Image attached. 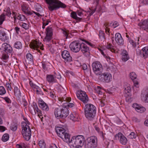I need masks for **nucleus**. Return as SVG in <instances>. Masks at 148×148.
I'll use <instances>...</instances> for the list:
<instances>
[{
	"instance_id": "1",
	"label": "nucleus",
	"mask_w": 148,
	"mask_h": 148,
	"mask_svg": "<svg viewBox=\"0 0 148 148\" xmlns=\"http://www.w3.org/2000/svg\"><path fill=\"white\" fill-rule=\"evenodd\" d=\"M84 108L86 117L89 120H93L95 119L96 113L95 107L91 104L88 103L85 105Z\"/></svg>"
},
{
	"instance_id": "2",
	"label": "nucleus",
	"mask_w": 148,
	"mask_h": 148,
	"mask_svg": "<svg viewBox=\"0 0 148 148\" xmlns=\"http://www.w3.org/2000/svg\"><path fill=\"white\" fill-rule=\"evenodd\" d=\"M54 112L55 117L58 119L65 118L69 114L68 110L64 106L56 108Z\"/></svg>"
},
{
	"instance_id": "3",
	"label": "nucleus",
	"mask_w": 148,
	"mask_h": 148,
	"mask_svg": "<svg viewBox=\"0 0 148 148\" xmlns=\"http://www.w3.org/2000/svg\"><path fill=\"white\" fill-rule=\"evenodd\" d=\"M47 3L49 4L48 8L49 10L52 11L56 10L60 8H65L66 5L58 0H45Z\"/></svg>"
},
{
	"instance_id": "4",
	"label": "nucleus",
	"mask_w": 148,
	"mask_h": 148,
	"mask_svg": "<svg viewBox=\"0 0 148 148\" xmlns=\"http://www.w3.org/2000/svg\"><path fill=\"white\" fill-rule=\"evenodd\" d=\"M85 141V138L83 136L79 135L77 136H73L71 139H70V142L69 143H72L73 146L77 148L79 147H82L84 145Z\"/></svg>"
},
{
	"instance_id": "5",
	"label": "nucleus",
	"mask_w": 148,
	"mask_h": 148,
	"mask_svg": "<svg viewBox=\"0 0 148 148\" xmlns=\"http://www.w3.org/2000/svg\"><path fill=\"white\" fill-rule=\"evenodd\" d=\"M56 132L58 135L64 141L67 143L70 142V135L66 132V131L63 128L58 127L56 129Z\"/></svg>"
},
{
	"instance_id": "6",
	"label": "nucleus",
	"mask_w": 148,
	"mask_h": 148,
	"mask_svg": "<svg viewBox=\"0 0 148 148\" xmlns=\"http://www.w3.org/2000/svg\"><path fill=\"white\" fill-rule=\"evenodd\" d=\"M22 134L25 140H29L31 136V131L29 126L26 124L25 126L22 125Z\"/></svg>"
},
{
	"instance_id": "7",
	"label": "nucleus",
	"mask_w": 148,
	"mask_h": 148,
	"mask_svg": "<svg viewBox=\"0 0 148 148\" xmlns=\"http://www.w3.org/2000/svg\"><path fill=\"white\" fill-rule=\"evenodd\" d=\"M96 137L94 136L88 137L87 139L85 145V148H94L96 147L97 143Z\"/></svg>"
},
{
	"instance_id": "8",
	"label": "nucleus",
	"mask_w": 148,
	"mask_h": 148,
	"mask_svg": "<svg viewBox=\"0 0 148 148\" xmlns=\"http://www.w3.org/2000/svg\"><path fill=\"white\" fill-rule=\"evenodd\" d=\"M92 66L93 71L96 75H99L102 72V66L99 62H94L92 64Z\"/></svg>"
},
{
	"instance_id": "9",
	"label": "nucleus",
	"mask_w": 148,
	"mask_h": 148,
	"mask_svg": "<svg viewBox=\"0 0 148 148\" xmlns=\"http://www.w3.org/2000/svg\"><path fill=\"white\" fill-rule=\"evenodd\" d=\"M99 75V79L101 82L108 83L111 80L112 75L109 73H102Z\"/></svg>"
},
{
	"instance_id": "10",
	"label": "nucleus",
	"mask_w": 148,
	"mask_h": 148,
	"mask_svg": "<svg viewBox=\"0 0 148 148\" xmlns=\"http://www.w3.org/2000/svg\"><path fill=\"white\" fill-rule=\"evenodd\" d=\"M77 98L84 103H87L89 101L88 97L86 92L82 90L78 91L76 93Z\"/></svg>"
},
{
	"instance_id": "11",
	"label": "nucleus",
	"mask_w": 148,
	"mask_h": 148,
	"mask_svg": "<svg viewBox=\"0 0 148 148\" xmlns=\"http://www.w3.org/2000/svg\"><path fill=\"white\" fill-rule=\"evenodd\" d=\"M69 47L72 51L77 52L80 50L81 43L77 41L73 42L70 44Z\"/></svg>"
},
{
	"instance_id": "12",
	"label": "nucleus",
	"mask_w": 148,
	"mask_h": 148,
	"mask_svg": "<svg viewBox=\"0 0 148 148\" xmlns=\"http://www.w3.org/2000/svg\"><path fill=\"white\" fill-rule=\"evenodd\" d=\"M2 49L6 54L10 55L13 53V49L10 45L6 43H3L2 45Z\"/></svg>"
},
{
	"instance_id": "13",
	"label": "nucleus",
	"mask_w": 148,
	"mask_h": 148,
	"mask_svg": "<svg viewBox=\"0 0 148 148\" xmlns=\"http://www.w3.org/2000/svg\"><path fill=\"white\" fill-rule=\"evenodd\" d=\"M46 36L44 39V40L49 42L51 40L53 35V29L51 27H48L46 29Z\"/></svg>"
},
{
	"instance_id": "14",
	"label": "nucleus",
	"mask_w": 148,
	"mask_h": 148,
	"mask_svg": "<svg viewBox=\"0 0 148 148\" xmlns=\"http://www.w3.org/2000/svg\"><path fill=\"white\" fill-rule=\"evenodd\" d=\"M116 139H118L121 144L125 145L127 143V138L121 133H119L115 136Z\"/></svg>"
},
{
	"instance_id": "15",
	"label": "nucleus",
	"mask_w": 148,
	"mask_h": 148,
	"mask_svg": "<svg viewBox=\"0 0 148 148\" xmlns=\"http://www.w3.org/2000/svg\"><path fill=\"white\" fill-rule=\"evenodd\" d=\"M80 49L86 57L89 56L90 52L89 47L84 43H81Z\"/></svg>"
},
{
	"instance_id": "16",
	"label": "nucleus",
	"mask_w": 148,
	"mask_h": 148,
	"mask_svg": "<svg viewBox=\"0 0 148 148\" xmlns=\"http://www.w3.org/2000/svg\"><path fill=\"white\" fill-rule=\"evenodd\" d=\"M62 56L64 61L70 62L72 61V58L70 55L69 52L67 51H63L62 53Z\"/></svg>"
},
{
	"instance_id": "17",
	"label": "nucleus",
	"mask_w": 148,
	"mask_h": 148,
	"mask_svg": "<svg viewBox=\"0 0 148 148\" xmlns=\"http://www.w3.org/2000/svg\"><path fill=\"white\" fill-rule=\"evenodd\" d=\"M42 44L37 41L34 40L31 42L29 46L31 48L34 50H38V52H40V51L38 49L39 47H40Z\"/></svg>"
},
{
	"instance_id": "18",
	"label": "nucleus",
	"mask_w": 148,
	"mask_h": 148,
	"mask_svg": "<svg viewBox=\"0 0 148 148\" xmlns=\"http://www.w3.org/2000/svg\"><path fill=\"white\" fill-rule=\"evenodd\" d=\"M115 40L117 43L119 45H123L124 44V40L121 34L119 33L115 34Z\"/></svg>"
},
{
	"instance_id": "19",
	"label": "nucleus",
	"mask_w": 148,
	"mask_h": 148,
	"mask_svg": "<svg viewBox=\"0 0 148 148\" xmlns=\"http://www.w3.org/2000/svg\"><path fill=\"white\" fill-rule=\"evenodd\" d=\"M137 53L143 56L144 58L148 57V47H145L142 49V50L137 51Z\"/></svg>"
},
{
	"instance_id": "20",
	"label": "nucleus",
	"mask_w": 148,
	"mask_h": 148,
	"mask_svg": "<svg viewBox=\"0 0 148 148\" xmlns=\"http://www.w3.org/2000/svg\"><path fill=\"white\" fill-rule=\"evenodd\" d=\"M38 103L39 105V107L41 108L43 110L46 111H48L49 110V108L46 103L44 101L40 98L38 99Z\"/></svg>"
},
{
	"instance_id": "21",
	"label": "nucleus",
	"mask_w": 148,
	"mask_h": 148,
	"mask_svg": "<svg viewBox=\"0 0 148 148\" xmlns=\"http://www.w3.org/2000/svg\"><path fill=\"white\" fill-rule=\"evenodd\" d=\"M138 25L141 28L145 30L146 29H148V20H145L143 21H141L138 24Z\"/></svg>"
},
{
	"instance_id": "22",
	"label": "nucleus",
	"mask_w": 148,
	"mask_h": 148,
	"mask_svg": "<svg viewBox=\"0 0 148 148\" xmlns=\"http://www.w3.org/2000/svg\"><path fill=\"white\" fill-rule=\"evenodd\" d=\"M9 38L5 32L3 30H0V39L2 41L5 42Z\"/></svg>"
},
{
	"instance_id": "23",
	"label": "nucleus",
	"mask_w": 148,
	"mask_h": 148,
	"mask_svg": "<svg viewBox=\"0 0 148 148\" xmlns=\"http://www.w3.org/2000/svg\"><path fill=\"white\" fill-rule=\"evenodd\" d=\"M21 7L22 11L25 14L28 15H31L32 14V13L29 10L27 5L23 4L21 5Z\"/></svg>"
},
{
	"instance_id": "24",
	"label": "nucleus",
	"mask_w": 148,
	"mask_h": 148,
	"mask_svg": "<svg viewBox=\"0 0 148 148\" xmlns=\"http://www.w3.org/2000/svg\"><path fill=\"white\" fill-rule=\"evenodd\" d=\"M66 101H64L65 102L63 103L64 104V105H63V106H64V107H66L67 108H72L74 106V104L73 103H68L67 102H69L71 101V98H66Z\"/></svg>"
},
{
	"instance_id": "25",
	"label": "nucleus",
	"mask_w": 148,
	"mask_h": 148,
	"mask_svg": "<svg viewBox=\"0 0 148 148\" xmlns=\"http://www.w3.org/2000/svg\"><path fill=\"white\" fill-rule=\"evenodd\" d=\"M134 106L136 110L138 112L142 113L145 110V108L139 105L137 103L134 104Z\"/></svg>"
},
{
	"instance_id": "26",
	"label": "nucleus",
	"mask_w": 148,
	"mask_h": 148,
	"mask_svg": "<svg viewBox=\"0 0 148 148\" xmlns=\"http://www.w3.org/2000/svg\"><path fill=\"white\" fill-rule=\"evenodd\" d=\"M141 97L143 100L148 102V89L142 91Z\"/></svg>"
},
{
	"instance_id": "27",
	"label": "nucleus",
	"mask_w": 148,
	"mask_h": 148,
	"mask_svg": "<svg viewBox=\"0 0 148 148\" xmlns=\"http://www.w3.org/2000/svg\"><path fill=\"white\" fill-rule=\"evenodd\" d=\"M122 53V60L123 61L126 62L129 59L128 53L126 50H123Z\"/></svg>"
},
{
	"instance_id": "28",
	"label": "nucleus",
	"mask_w": 148,
	"mask_h": 148,
	"mask_svg": "<svg viewBox=\"0 0 148 148\" xmlns=\"http://www.w3.org/2000/svg\"><path fill=\"white\" fill-rule=\"evenodd\" d=\"M26 57L27 60L26 61L29 64H32L33 63V58L32 55L29 53H27L26 55Z\"/></svg>"
},
{
	"instance_id": "29",
	"label": "nucleus",
	"mask_w": 148,
	"mask_h": 148,
	"mask_svg": "<svg viewBox=\"0 0 148 148\" xmlns=\"http://www.w3.org/2000/svg\"><path fill=\"white\" fill-rule=\"evenodd\" d=\"M46 79L47 81L50 83L56 82V79H55L53 75H47L46 77Z\"/></svg>"
},
{
	"instance_id": "30",
	"label": "nucleus",
	"mask_w": 148,
	"mask_h": 148,
	"mask_svg": "<svg viewBox=\"0 0 148 148\" xmlns=\"http://www.w3.org/2000/svg\"><path fill=\"white\" fill-rule=\"evenodd\" d=\"M71 17L76 20L77 22H78L83 20L82 18H81L78 17L77 16V13L74 12H71Z\"/></svg>"
},
{
	"instance_id": "31",
	"label": "nucleus",
	"mask_w": 148,
	"mask_h": 148,
	"mask_svg": "<svg viewBox=\"0 0 148 148\" xmlns=\"http://www.w3.org/2000/svg\"><path fill=\"white\" fill-rule=\"evenodd\" d=\"M14 47L18 49H21L22 47L21 43L20 41H17L16 42L14 45Z\"/></svg>"
},
{
	"instance_id": "32",
	"label": "nucleus",
	"mask_w": 148,
	"mask_h": 148,
	"mask_svg": "<svg viewBox=\"0 0 148 148\" xmlns=\"http://www.w3.org/2000/svg\"><path fill=\"white\" fill-rule=\"evenodd\" d=\"M14 92L15 96L18 97H21V93L20 90L17 87H14Z\"/></svg>"
},
{
	"instance_id": "33",
	"label": "nucleus",
	"mask_w": 148,
	"mask_h": 148,
	"mask_svg": "<svg viewBox=\"0 0 148 148\" xmlns=\"http://www.w3.org/2000/svg\"><path fill=\"white\" fill-rule=\"evenodd\" d=\"M9 138V135L7 133L4 134L2 136V140L4 142H5L7 141Z\"/></svg>"
},
{
	"instance_id": "34",
	"label": "nucleus",
	"mask_w": 148,
	"mask_h": 148,
	"mask_svg": "<svg viewBox=\"0 0 148 148\" xmlns=\"http://www.w3.org/2000/svg\"><path fill=\"white\" fill-rule=\"evenodd\" d=\"M99 36L100 38L102 40H104L105 39V34L103 31L100 30L99 32Z\"/></svg>"
},
{
	"instance_id": "35",
	"label": "nucleus",
	"mask_w": 148,
	"mask_h": 148,
	"mask_svg": "<svg viewBox=\"0 0 148 148\" xmlns=\"http://www.w3.org/2000/svg\"><path fill=\"white\" fill-rule=\"evenodd\" d=\"M129 75L130 77L132 80H134L136 78V75L134 72H132L130 73Z\"/></svg>"
},
{
	"instance_id": "36",
	"label": "nucleus",
	"mask_w": 148,
	"mask_h": 148,
	"mask_svg": "<svg viewBox=\"0 0 148 148\" xmlns=\"http://www.w3.org/2000/svg\"><path fill=\"white\" fill-rule=\"evenodd\" d=\"M39 146L41 148H45L46 144L43 140H40L39 142Z\"/></svg>"
},
{
	"instance_id": "37",
	"label": "nucleus",
	"mask_w": 148,
	"mask_h": 148,
	"mask_svg": "<svg viewBox=\"0 0 148 148\" xmlns=\"http://www.w3.org/2000/svg\"><path fill=\"white\" fill-rule=\"evenodd\" d=\"M106 47L107 49L110 50L112 52H114L115 50L114 48V47L110 44L108 45Z\"/></svg>"
},
{
	"instance_id": "38",
	"label": "nucleus",
	"mask_w": 148,
	"mask_h": 148,
	"mask_svg": "<svg viewBox=\"0 0 148 148\" xmlns=\"http://www.w3.org/2000/svg\"><path fill=\"white\" fill-rule=\"evenodd\" d=\"M137 136V135L134 132H132L128 136L129 138L131 139L135 138Z\"/></svg>"
},
{
	"instance_id": "39",
	"label": "nucleus",
	"mask_w": 148,
	"mask_h": 148,
	"mask_svg": "<svg viewBox=\"0 0 148 148\" xmlns=\"http://www.w3.org/2000/svg\"><path fill=\"white\" fill-rule=\"evenodd\" d=\"M5 15L4 14H2L0 16V25L2 24L3 21L5 20Z\"/></svg>"
},
{
	"instance_id": "40",
	"label": "nucleus",
	"mask_w": 148,
	"mask_h": 148,
	"mask_svg": "<svg viewBox=\"0 0 148 148\" xmlns=\"http://www.w3.org/2000/svg\"><path fill=\"white\" fill-rule=\"evenodd\" d=\"M6 93V91L4 87L3 86H0V95H2Z\"/></svg>"
},
{
	"instance_id": "41",
	"label": "nucleus",
	"mask_w": 148,
	"mask_h": 148,
	"mask_svg": "<svg viewBox=\"0 0 148 148\" xmlns=\"http://www.w3.org/2000/svg\"><path fill=\"white\" fill-rule=\"evenodd\" d=\"M17 18L21 21H23L25 18V16L23 15H19L17 17Z\"/></svg>"
},
{
	"instance_id": "42",
	"label": "nucleus",
	"mask_w": 148,
	"mask_h": 148,
	"mask_svg": "<svg viewBox=\"0 0 148 148\" xmlns=\"http://www.w3.org/2000/svg\"><path fill=\"white\" fill-rule=\"evenodd\" d=\"M101 88L100 86H98L95 88V91L99 95H102V92L100 90Z\"/></svg>"
},
{
	"instance_id": "43",
	"label": "nucleus",
	"mask_w": 148,
	"mask_h": 148,
	"mask_svg": "<svg viewBox=\"0 0 148 148\" xmlns=\"http://www.w3.org/2000/svg\"><path fill=\"white\" fill-rule=\"evenodd\" d=\"M104 26H105V32L107 34V32L109 34L110 33V29L108 27V25L106 24H104Z\"/></svg>"
},
{
	"instance_id": "44",
	"label": "nucleus",
	"mask_w": 148,
	"mask_h": 148,
	"mask_svg": "<svg viewBox=\"0 0 148 148\" xmlns=\"http://www.w3.org/2000/svg\"><path fill=\"white\" fill-rule=\"evenodd\" d=\"M10 128L11 130L13 131H16L17 129V126L16 124H15L14 125H12L10 127Z\"/></svg>"
},
{
	"instance_id": "45",
	"label": "nucleus",
	"mask_w": 148,
	"mask_h": 148,
	"mask_svg": "<svg viewBox=\"0 0 148 148\" xmlns=\"http://www.w3.org/2000/svg\"><path fill=\"white\" fill-rule=\"evenodd\" d=\"M33 106L35 109V111L36 110L37 112L41 113V111L38 108L36 104V103H33Z\"/></svg>"
},
{
	"instance_id": "46",
	"label": "nucleus",
	"mask_w": 148,
	"mask_h": 148,
	"mask_svg": "<svg viewBox=\"0 0 148 148\" xmlns=\"http://www.w3.org/2000/svg\"><path fill=\"white\" fill-rule=\"evenodd\" d=\"M21 26L25 29H27L29 28V25L26 23H23L21 25Z\"/></svg>"
},
{
	"instance_id": "47",
	"label": "nucleus",
	"mask_w": 148,
	"mask_h": 148,
	"mask_svg": "<svg viewBox=\"0 0 148 148\" xmlns=\"http://www.w3.org/2000/svg\"><path fill=\"white\" fill-rule=\"evenodd\" d=\"M129 41L130 43L132 45L133 47H135L136 46V43L134 42V41L130 38H129Z\"/></svg>"
},
{
	"instance_id": "48",
	"label": "nucleus",
	"mask_w": 148,
	"mask_h": 148,
	"mask_svg": "<svg viewBox=\"0 0 148 148\" xmlns=\"http://www.w3.org/2000/svg\"><path fill=\"white\" fill-rule=\"evenodd\" d=\"M96 9V8L93 9H91L89 8L90 11H89L88 12L89 13V14L91 16L95 12Z\"/></svg>"
},
{
	"instance_id": "49",
	"label": "nucleus",
	"mask_w": 148,
	"mask_h": 148,
	"mask_svg": "<svg viewBox=\"0 0 148 148\" xmlns=\"http://www.w3.org/2000/svg\"><path fill=\"white\" fill-rule=\"evenodd\" d=\"M69 117L70 119L72 121H75L76 119L75 116L72 114H71Z\"/></svg>"
},
{
	"instance_id": "50",
	"label": "nucleus",
	"mask_w": 148,
	"mask_h": 148,
	"mask_svg": "<svg viewBox=\"0 0 148 148\" xmlns=\"http://www.w3.org/2000/svg\"><path fill=\"white\" fill-rule=\"evenodd\" d=\"M11 14V13L10 11L9 8H8L7 11L6 12L5 14L8 16L10 17Z\"/></svg>"
},
{
	"instance_id": "51",
	"label": "nucleus",
	"mask_w": 148,
	"mask_h": 148,
	"mask_svg": "<svg viewBox=\"0 0 148 148\" xmlns=\"http://www.w3.org/2000/svg\"><path fill=\"white\" fill-rule=\"evenodd\" d=\"M25 121L26 122H23L21 123V124H23V125H24V126H25V124H26L27 125L29 124V121H28L27 119H24Z\"/></svg>"
},
{
	"instance_id": "52",
	"label": "nucleus",
	"mask_w": 148,
	"mask_h": 148,
	"mask_svg": "<svg viewBox=\"0 0 148 148\" xmlns=\"http://www.w3.org/2000/svg\"><path fill=\"white\" fill-rule=\"evenodd\" d=\"M82 41H83L86 44L89 45L91 47H93V46H94V45L93 44H92L91 43L88 42V41H87L86 40L83 39L82 40Z\"/></svg>"
},
{
	"instance_id": "53",
	"label": "nucleus",
	"mask_w": 148,
	"mask_h": 148,
	"mask_svg": "<svg viewBox=\"0 0 148 148\" xmlns=\"http://www.w3.org/2000/svg\"><path fill=\"white\" fill-rule=\"evenodd\" d=\"M124 91L125 93H129L130 91V87H127L125 88L124 90Z\"/></svg>"
},
{
	"instance_id": "54",
	"label": "nucleus",
	"mask_w": 148,
	"mask_h": 148,
	"mask_svg": "<svg viewBox=\"0 0 148 148\" xmlns=\"http://www.w3.org/2000/svg\"><path fill=\"white\" fill-rule=\"evenodd\" d=\"M4 99L8 103H10L11 102V101L10 99L7 97H5L4 98Z\"/></svg>"
},
{
	"instance_id": "55",
	"label": "nucleus",
	"mask_w": 148,
	"mask_h": 148,
	"mask_svg": "<svg viewBox=\"0 0 148 148\" xmlns=\"http://www.w3.org/2000/svg\"><path fill=\"white\" fill-rule=\"evenodd\" d=\"M62 32L63 34L66 37V38H67L68 35L67 31L63 30Z\"/></svg>"
},
{
	"instance_id": "56",
	"label": "nucleus",
	"mask_w": 148,
	"mask_h": 148,
	"mask_svg": "<svg viewBox=\"0 0 148 148\" xmlns=\"http://www.w3.org/2000/svg\"><path fill=\"white\" fill-rule=\"evenodd\" d=\"M32 87L33 88L34 90L36 91V90H38V89H39V88L38 86H36L35 84L33 86H32Z\"/></svg>"
},
{
	"instance_id": "57",
	"label": "nucleus",
	"mask_w": 148,
	"mask_h": 148,
	"mask_svg": "<svg viewBox=\"0 0 148 148\" xmlns=\"http://www.w3.org/2000/svg\"><path fill=\"white\" fill-rule=\"evenodd\" d=\"M6 87L10 90L11 91V86L10 84L8 83H6Z\"/></svg>"
},
{
	"instance_id": "58",
	"label": "nucleus",
	"mask_w": 148,
	"mask_h": 148,
	"mask_svg": "<svg viewBox=\"0 0 148 148\" xmlns=\"http://www.w3.org/2000/svg\"><path fill=\"white\" fill-rule=\"evenodd\" d=\"M140 1L144 4H148V0H140Z\"/></svg>"
},
{
	"instance_id": "59",
	"label": "nucleus",
	"mask_w": 148,
	"mask_h": 148,
	"mask_svg": "<svg viewBox=\"0 0 148 148\" xmlns=\"http://www.w3.org/2000/svg\"><path fill=\"white\" fill-rule=\"evenodd\" d=\"M83 69L84 70H87L88 67L87 65L86 64H84L82 65Z\"/></svg>"
},
{
	"instance_id": "60",
	"label": "nucleus",
	"mask_w": 148,
	"mask_h": 148,
	"mask_svg": "<svg viewBox=\"0 0 148 148\" xmlns=\"http://www.w3.org/2000/svg\"><path fill=\"white\" fill-rule=\"evenodd\" d=\"M119 25L118 23L116 21L113 24V26L114 28H115L116 27Z\"/></svg>"
},
{
	"instance_id": "61",
	"label": "nucleus",
	"mask_w": 148,
	"mask_h": 148,
	"mask_svg": "<svg viewBox=\"0 0 148 148\" xmlns=\"http://www.w3.org/2000/svg\"><path fill=\"white\" fill-rule=\"evenodd\" d=\"M5 127L2 126H0V131L1 132H3L5 130Z\"/></svg>"
},
{
	"instance_id": "62",
	"label": "nucleus",
	"mask_w": 148,
	"mask_h": 148,
	"mask_svg": "<svg viewBox=\"0 0 148 148\" xmlns=\"http://www.w3.org/2000/svg\"><path fill=\"white\" fill-rule=\"evenodd\" d=\"M31 112V113L33 115H35L36 114V113L35 111V109H34V107H33L32 108V110H30Z\"/></svg>"
},
{
	"instance_id": "63",
	"label": "nucleus",
	"mask_w": 148,
	"mask_h": 148,
	"mask_svg": "<svg viewBox=\"0 0 148 148\" xmlns=\"http://www.w3.org/2000/svg\"><path fill=\"white\" fill-rule=\"evenodd\" d=\"M4 110L2 108H0V115L3 116L4 114Z\"/></svg>"
},
{
	"instance_id": "64",
	"label": "nucleus",
	"mask_w": 148,
	"mask_h": 148,
	"mask_svg": "<svg viewBox=\"0 0 148 148\" xmlns=\"http://www.w3.org/2000/svg\"><path fill=\"white\" fill-rule=\"evenodd\" d=\"M36 92L37 94H40V95H43V94L42 93V92L41 91V90H40L39 89V88L38 89V90H36Z\"/></svg>"
}]
</instances>
